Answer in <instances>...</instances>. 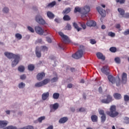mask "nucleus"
Returning a JSON list of instances; mask_svg holds the SVG:
<instances>
[{
    "instance_id": "nucleus-58",
    "label": "nucleus",
    "mask_w": 129,
    "mask_h": 129,
    "mask_svg": "<svg viewBox=\"0 0 129 129\" xmlns=\"http://www.w3.org/2000/svg\"><path fill=\"white\" fill-rule=\"evenodd\" d=\"M68 88H72V84H69L68 85Z\"/></svg>"
},
{
    "instance_id": "nucleus-62",
    "label": "nucleus",
    "mask_w": 129,
    "mask_h": 129,
    "mask_svg": "<svg viewBox=\"0 0 129 129\" xmlns=\"http://www.w3.org/2000/svg\"><path fill=\"white\" fill-rule=\"evenodd\" d=\"M85 81H84V79H81L80 81V83H84Z\"/></svg>"
},
{
    "instance_id": "nucleus-18",
    "label": "nucleus",
    "mask_w": 129,
    "mask_h": 129,
    "mask_svg": "<svg viewBox=\"0 0 129 129\" xmlns=\"http://www.w3.org/2000/svg\"><path fill=\"white\" fill-rule=\"evenodd\" d=\"M96 56L98 59H101V60H105V56L101 52H98L96 53Z\"/></svg>"
},
{
    "instance_id": "nucleus-50",
    "label": "nucleus",
    "mask_w": 129,
    "mask_h": 129,
    "mask_svg": "<svg viewBox=\"0 0 129 129\" xmlns=\"http://www.w3.org/2000/svg\"><path fill=\"white\" fill-rule=\"evenodd\" d=\"M124 100L125 101H128L129 100V96L127 95H125L124 96Z\"/></svg>"
},
{
    "instance_id": "nucleus-35",
    "label": "nucleus",
    "mask_w": 129,
    "mask_h": 129,
    "mask_svg": "<svg viewBox=\"0 0 129 129\" xmlns=\"http://www.w3.org/2000/svg\"><path fill=\"white\" fill-rule=\"evenodd\" d=\"M64 21H70L71 18L69 15H64L63 17Z\"/></svg>"
},
{
    "instance_id": "nucleus-54",
    "label": "nucleus",
    "mask_w": 129,
    "mask_h": 129,
    "mask_svg": "<svg viewBox=\"0 0 129 129\" xmlns=\"http://www.w3.org/2000/svg\"><path fill=\"white\" fill-rule=\"evenodd\" d=\"M81 26L82 27V28H83V29H84V30H85V29H86V25H85V24L84 23H82L81 24Z\"/></svg>"
},
{
    "instance_id": "nucleus-7",
    "label": "nucleus",
    "mask_w": 129,
    "mask_h": 129,
    "mask_svg": "<svg viewBox=\"0 0 129 129\" xmlns=\"http://www.w3.org/2000/svg\"><path fill=\"white\" fill-rule=\"evenodd\" d=\"M35 20L36 22L39 24H40V25H45V24H46V22L43 19L41 15L36 16Z\"/></svg>"
},
{
    "instance_id": "nucleus-47",
    "label": "nucleus",
    "mask_w": 129,
    "mask_h": 129,
    "mask_svg": "<svg viewBox=\"0 0 129 129\" xmlns=\"http://www.w3.org/2000/svg\"><path fill=\"white\" fill-rule=\"evenodd\" d=\"M108 36H109L110 37H115V34L114 33H113L112 32H110L108 33Z\"/></svg>"
},
{
    "instance_id": "nucleus-31",
    "label": "nucleus",
    "mask_w": 129,
    "mask_h": 129,
    "mask_svg": "<svg viewBox=\"0 0 129 129\" xmlns=\"http://www.w3.org/2000/svg\"><path fill=\"white\" fill-rule=\"evenodd\" d=\"M18 70L20 72H24V71H25V67L23 66H20L18 67Z\"/></svg>"
},
{
    "instance_id": "nucleus-2",
    "label": "nucleus",
    "mask_w": 129,
    "mask_h": 129,
    "mask_svg": "<svg viewBox=\"0 0 129 129\" xmlns=\"http://www.w3.org/2000/svg\"><path fill=\"white\" fill-rule=\"evenodd\" d=\"M106 113L110 117H116L119 114L118 112L116 111V106L114 105L110 106V111H107Z\"/></svg>"
},
{
    "instance_id": "nucleus-48",
    "label": "nucleus",
    "mask_w": 129,
    "mask_h": 129,
    "mask_svg": "<svg viewBox=\"0 0 129 129\" xmlns=\"http://www.w3.org/2000/svg\"><path fill=\"white\" fill-rule=\"evenodd\" d=\"M26 78H27V76L25 74L20 76V79H21V80H25Z\"/></svg>"
},
{
    "instance_id": "nucleus-52",
    "label": "nucleus",
    "mask_w": 129,
    "mask_h": 129,
    "mask_svg": "<svg viewBox=\"0 0 129 129\" xmlns=\"http://www.w3.org/2000/svg\"><path fill=\"white\" fill-rule=\"evenodd\" d=\"M123 34L125 36H126L127 35H129V29H127L126 31H125L124 32H123Z\"/></svg>"
},
{
    "instance_id": "nucleus-46",
    "label": "nucleus",
    "mask_w": 129,
    "mask_h": 129,
    "mask_svg": "<svg viewBox=\"0 0 129 129\" xmlns=\"http://www.w3.org/2000/svg\"><path fill=\"white\" fill-rule=\"evenodd\" d=\"M58 77H54L51 80V82H56V81H58Z\"/></svg>"
},
{
    "instance_id": "nucleus-1",
    "label": "nucleus",
    "mask_w": 129,
    "mask_h": 129,
    "mask_svg": "<svg viewBox=\"0 0 129 129\" xmlns=\"http://www.w3.org/2000/svg\"><path fill=\"white\" fill-rule=\"evenodd\" d=\"M5 55L6 57H8L9 59H12V58L15 59L12 63V67H15L18 65L19 61H20V56L8 52H5Z\"/></svg>"
},
{
    "instance_id": "nucleus-53",
    "label": "nucleus",
    "mask_w": 129,
    "mask_h": 129,
    "mask_svg": "<svg viewBox=\"0 0 129 129\" xmlns=\"http://www.w3.org/2000/svg\"><path fill=\"white\" fill-rule=\"evenodd\" d=\"M91 44L92 45H94V44H96V41H95L94 39H91L90 40Z\"/></svg>"
},
{
    "instance_id": "nucleus-27",
    "label": "nucleus",
    "mask_w": 129,
    "mask_h": 129,
    "mask_svg": "<svg viewBox=\"0 0 129 129\" xmlns=\"http://www.w3.org/2000/svg\"><path fill=\"white\" fill-rule=\"evenodd\" d=\"M73 26L75 28V29H77L78 32H79V31L82 30L81 28H79V27H78V25L77 24V23L75 22L73 23Z\"/></svg>"
},
{
    "instance_id": "nucleus-3",
    "label": "nucleus",
    "mask_w": 129,
    "mask_h": 129,
    "mask_svg": "<svg viewBox=\"0 0 129 129\" xmlns=\"http://www.w3.org/2000/svg\"><path fill=\"white\" fill-rule=\"evenodd\" d=\"M35 32L37 33V34H38V35H40V36H42L44 35V36H47L48 34V30H44L42 27L40 26H36L35 28Z\"/></svg>"
},
{
    "instance_id": "nucleus-12",
    "label": "nucleus",
    "mask_w": 129,
    "mask_h": 129,
    "mask_svg": "<svg viewBox=\"0 0 129 129\" xmlns=\"http://www.w3.org/2000/svg\"><path fill=\"white\" fill-rule=\"evenodd\" d=\"M59 36L63 39L64 42H69V37H68L67 35H64L62 32H60L58 33Z\"/></svg>"
},
{
    "instance_id": "nucleus-49",
    "label": "nucleus",
    "mask_w": 129,
    "mask_h": 129,
    "mask_svg": "<svg viewBox=\"0 0 129 129\" xmlns=\"http://www.w3.org/2000/svg\"><path fill=\"white\" fill-rule=\"evenodd\" d=\"M115 61L116 63H117V64H119V63H120V59L119 57H116L115 58Z\"/></svg>"
},
{
    "instance_id": "nucleus-30",
    "label": "nucleus",
    "mask_w": 129,
    "mask_h": 129,
    "mask_svg": "<svg viewBox=\"0 0 129 129\" xmlns=\"http://www.w3.org/2000/svg\"><path fill=\"white\" fill-rule=\"evenodd\" d=\"M35 87H42V86H44L43 85V83H42V81H41V82L36 83L35 84Z\"/></svg>"
},
{
    "instance_id": "nucleus-51",
    "label": "nucleus",
    "mask_w": 129,
    "mask_h": 129,
    "mask_svg": "<svg viewBox=\"0 0 129 129\" xmlns=\"http://www.w3.org/2000/svg\"><path fill=\"white\" fill-rule=\"evenodd\" d=\"M116 3H119V4H124L125 0H116Z\"/></svg>"
},
{
    "instance_id": "nucleus-41",
    "label": "nucleus",
    "mask_w": 129,
    "mask_h": 129,
    "mask_svg": "<svg viewBox=\"0 0 129 129\" xmlns=\"http://www.w3.org/2000/svg\"><path fill=\"white\" fill-rule=\"evenodd\" d=\"M109 50L110 52H112V53H115V52H116V48L114 47H111L110 48Z\"/></svg>"
},
{
    "instance_id": "nucleus-14",
    "label": "nucleus",
    "mask_w": 129,
    "mask_h": 129,
    "mask_svg": "<svg viewBox=\"0 0 129 129\" xmlns=\"http://www.w3.org/2000/svg\"><path fill=\"white\" fill-rule=\"evenodd\" d=\"M86 24L88 27H95L96 26V22L94 21H88Z\"/></svg>"
},
{
    "instance_id": "nucleus-34",
    "label": "nucleus",
    "mask_w": 129,
    "mask_h": 129,
    "mask_svg": "<svg viewBox=\"0 0 129 129\" xmlns=\"http://www.w3.org/2000/svg\"><path fill=\"white\" fill-rule=\"evenodd\" d=\"M80 12L82 13V9H80L79 7H77L75 8L74 13H76L77 12Z\"/></svg>"
},
{
    "instance_id": "nucleus-28",
    "label": "nucleus",
    "mask_w": 129,
    "mask_h": 129,
    "mask_svg": "<svg viewBox=\"0 0 129 129\" xmlns=\"http://www.w3.org/2000/svg\"><path fill=\"white\" fill-rule=\"evenodd\" d=\"M54 6H56V2L55 1H53V2L49 3L47 5V7L48 8H53V7H54Z\"/></svg>"
},
{
    "instance_id": "nucleus-57",
    "label": "nucleus",
    "mask_w": 129,
    "mask_h": 129,
    "mask_svg": "<svg viewBox=\"0 0 129 129\" xmlns=\"http://www.w3.org/2000/svg\"><path fill=\"white\" fill-rule=\"evenodd\" d=\"M71 72H75V71H76L75 68H71Z\"/></svg>"
},
{
    "instance_id": "nucleus-16",
    "label": "nucleus",
    "mask_w": 129,
    "mask_h": 129,
    "mask_svg": "<svg viewBox=\"0 0 129 129\" xmlns=\"http://www.w3.org/2000/svg\"><path fill=\"white\" fill-rule=\"evenodd\" d=\"M35 54L37 58H41V56H42V53L41 52V51L39 50V46H36V47Z\"/></svg>"
},
{
    "instance_id": "nucleus-26",
    "label": "nucleus",
    "mask_w": 129,
    "mask_h": 129,
    "mask_svg": "<svg viewBox=\"0 0 129 129\" xmlns=\"http://www.w3.org/2000/svg\"><path fill=\"white\" fill-rule=\"evenodd\" d=\"M115 99H121V95L118 93H115L113 95Z\"/></svg>"
},
{
    "instance_id": "nucleus-24",
    "label": "nucleus",
    "mask_w": 129,
    "mask_h": 129,
    "mask_svg": "<svg viewBox=\"0 0 129 129\" xmlns=\"http://www.w3.org/2000/svg\"><path fill=\"white\" fill-rule=\"evenodd\" d=\"M50 80L49 79H45L44 80H43L42 81H41V82L42 83V84L44 86V85H46L47 84H48V83H49V82H50Z\"/></svg>"
},
{
    "instance_id": "nucleus-45",
    "label": "nucleus",
    "mask_w": 129,
    "mask_h": 129,
    "mask_svg": "<svg viewBox=\"0 0 129 129\" xmlns=\"http://www.w3.org/2000/svg\"><path fill=\"white\" fill-rule=\"evenodd\" d=\"M27 29L28 30H29L30 31V32H31V33H34V32H35V30H34V29H33V28H32L30 26H28L27 27Z\"/></svg>"
},
{
    "instance_id": "nucleus-4",
    "label": "nucleus",
    "mask_w": 129,
    "mask_h": 129,
    "mask_svg": "<svg viewBox=\"0 0 129 129\" xmlns=\"http://www.w3.org/2000/svg\"><path fill=\"white\" fill-rule=\"evenodd\" d=\"M104 97H106V98L101 100V102L102 103H105L106 104H108V103H110V102H111V101H112V97L109 94L104 96Z\"/></svg>"
},
{
    "instance_id": "nucleus-13",
    "label": "nucleus",
    "mask_w": 129,
    "mask_h": 129,
    "mask_svg": "<svg viewBox=\"0 0 129 129\" xmlns=\"http://www.w3.org/2000/svg\"><path fill=\"white\" fill-rule=\"evenodd\" d=\"M45 73L44 72L39 73L36 76V78L37 80H38L39 81H41V80H42L43 78L45 77Z\"/></svg>"
},
{
    "instance_id": "nucleus-8",
    "label": "nucleus",
    "mask_w": 129,
    "mask_h": 129,
    "mask_svg": "<svg viewBox=\"0 0 129 129\" xmlns=\"http://www.w3.org/2000/svg\"><path fill=\"white\" fill-rule=\"evenodd\" d=\"M50 108V112H54L55 110H57L59 108V104L58 103H55L53 104H51L49 106Z\"/></svg>"
},
{
    "instance_id": "nucleus-6",
    "label": "nucleus",
    "mask_w": 129,
    "mask_h": 129,
    "mask_svg": "<svg viewBox=\"0 0 129 129\" xmlns=\"http://www.w3.org/2000/svg\"><path fill=\"white\" fill-rule=\"evenodd\" d=\"M99 113L100 115H102L101 116V122H105L106 120V115H105V113H104V110L102 109L99 110Z\"/></svg>"
},
{
    "instance_id": "nucleus-36",
    "label": "nucleus",
    "mask_w": 129,
    "mask_h": 129,
    "mask_svg": "<svg viewBox=\"0 0 129 129\" xmlns=\"http://www.w3.org/2000/svg\"><path fill=\"white\" fill-rule=\"evenodd\" d=\"M15 37L16 38V39H17V40H21L22 38V36L21 34L17 33L15 35Z\"/></svg>"
},
{
    "instance_id": "nucleus-33",
    "label": "nucleus",
    "mask_w": 129,
    "mask_h": 129,
    "mask_svg": "<svg viewBox=\"0 0 129 129\" xmlns=\"http://www.w3.org/2000/svg\"><path fill=\"white\" fill-rule=\"evenodd\" d=\"M86 109L83 107H81L79 109H77V112H84Z\"/></svg>"
},
{
    "instance_id": "nucleus-22",
    "label": "nucleus",
    "mask_w": 129,
    "mask_h": 129,
    "mask_svg": "<svg viewBox=\"0 0 129 129\" xmlns=\"http://www.w3.org/2000/svg\"><path fill=\"white\" fill-rule=\"evenodd\" d=\"M68 120V117H63L59 120V123H65Z\"/></svg>"
},
{
    "instance_id": "nucleus-10",
    "label": "nucleus",
    "mask_w": 129,
    "mask_h": 129,
    "mask_svg": "<svg viewBox=\"0 0 129 129\" xmlns=\"http://www.w3.org/2000/svg\"><path fill=\"white\" fill-rule=\"evenodd\" d=\"M101 72L105 74V75H109V67L108 66H105L101 69Z\"/></svg>"
},
{
    "instance_id": "nucleus-40",
    "label": "nucleus",
    "mask_w": 129,
    "mask_h": 129,
    "mask_svg": "<svg viewBox=\"0 0 129 129\" xmlns=\"http://www.w3.org/2000/svg\"><path fill=\"white\" fill-rule=\"evenodd\" d=\"M123 119H124V122L126 124H129V117H125Z\"/></svg>"
},
{
    "instance_id": "nucleus-29",
    "label": "nucleus",
    "mask_w": 129,
    "mask_h": 129,
    "mask_svg": "<svg viewBox=\"0 0 129 129\" xmlns=\"http://www.w3.org/2000/svg\"><path fill=\"white\" fill-rule=\"evenodd\" d=\"M118 13H119V14L121 16H123L124 15L125 11L123 9H122L121 8H118Z\"/></svg>"
},
{
    "instance_id": "nucleus-11",
    "label": "nucleus",
    "mask_w": 129,
    "mask_h": 129,
    "mask_svg": "<svg viewBox=\"0 0 129 129\" xmlns=\"http://www.w3.org/2000/svg\"><path fill=\"white\" fill-rule=\"evenodd\" d=\"M90 12V7L89 6H86L82 9V15H87Z\"/></svg>"
},
{
    "instance_id": "nucleus-55",
    "label": "nucleus",
    "mask_w": 129,
    "mask_h": 129,
    "mask_svg": "<svg viewBox=\"0 0 129 129\" xmlns=\"http://www.w3.org/2000/svg\"><path fill=\"white\" fill-rule=\"evenodd\" d=\"M46 40L48 43H52V39H51V38L49 37L46 38Z\"/></svg>"
},
{
    "instance_id": "nucleus-5",
    "label": "nucleus",
    "mask_w": 129,
    "mask_h": 129,
    "mask_svg": "<svg viewBox=\"0 0 129 129\" xmlns=\"http://www.w3.org/2000/svg\"><path fill=\"white\" fill-rule=\"evenodd\" d=\"M82 56H83V50L82 49L78 50L76 53L72 55V57L74 59H80V58H82Z\"/></svg>"
},
{
    "instance_id": "nucleus-60",
    "label": "nucleus",
    "mask_w": 129,
    "mask_h": 129,
    "mask_svg": "<svg viewBox=\"0 0 129 129\" xmlns=\"http://www.w3.org/2000/svg\"><path fill=\"white\" fill-rule=\"evenodd\" d=\"M105 28H106L105 25H102L101 29H102V30L105 29Z\"/></svg>"
},
{
    "instance_id": "nucleus-44",
    "label": "nucleus",
    "mask_w": 129,
    "mask_h": 129,
    "mask_svg": "<svg viewBox=\"0 0 129 129\" xmlns=\"http://www.w3.org/2000/svg\"><path fill=\"white\" fill-rule=\"evenodd\" d=\"M9 8H7V7H5L3 9V12L6 14H7V13H9Z\"/></svg>"
},
{
    "instance_id": "nucleus-20",
    "label": "nucleus",
    "mask_w": 129,
    "mask_h": 129,
    "mask_svg": "<svg viewBox=\"0 0 129 129\" xmlns=\"http://www.w3.org/2000/svg\"><path fill=\"white\" fill-rule=\"evenodd\" d=\"M108 79L110 82L112 83V84H113V83H114L116 81L115 78L111 75H109L108 76Z\"/></svg>"
},
{
    "instance_id": "nucleus-37",
    "label": "nucleus",
    "mask_w": 129,
    "mask_h": 129,
    "mask_svg": "<svg viewBox=\"0 0 129 129\" xmlns=\"http://www.w3.org/2000/svg\"><path fill=\"white\" fill-rule=\"evenodd\" d=\"M28 68L30 71H33L35 69V66L33 64H30L28 66Z\"/></svg>"
},
{
    "instance_id": "nucleus-56",
    "label": "nucleus",
    "mask_w": 129,
    "mask_h": 129,
    "mask_svg": "<svg viewBox=\"0 0 129 129\" xmlns=\"http://www.w3.org/2000/svg\"><path fill=\"white\" fill-rule=\"evenodd\" d=\"M116 29H120V25L119 24H116Z\"/></svg>"
},
{
    "instance_id": "nucleus-15",
    "label": "nucleus",
    "mask_w": 129,
    "mask_h": 129,
    "mask_svg": "<svg viewBox=\"0 0 129 129\" xmlns=\"http://www.w3.org/2000/svg\"><path fill=\"white\" fill-rule=\"evenodd\" d=\"M8 122L7 120L0 121V127L4 128L8 125Z\"/></svg>"
},
{
    "instance_id": "nucleus-43",
    "label": "nucleus",
    "mask_w": 129,
    "mask_h": 129,
    "mask_svg": "<svg viewBox=\"0 0 129 129\" xmlns=\"http://www.w3.org/2000/svg\"><path fill=\"white\" fill-rule=\"evenodd\" d=\"M72 28L71 25L70 24H68L66 27V30H70Z\"/></svg>"
},
{
    "instance_id": "nucleus-61",
    "label": "nucleus",
    "mask_w": 129,
    "mask_h": 129,
    "mask_svg": "<svg viewBox=\"0 0 129 129\" xmlns=\"http://www.w3.org/2000/svg\"><path fill=\"white\" fill-rule=\"evenodd\" d=\"M125 18H129V13H126L125 14Z\"/></svg>"
},
{
    "instance_id": "nucleus-42",
    "label": "nucleus",
    "mask_w": 129,
    "mask_h": 129,
    "mask_svg": "<svg viewBox=\"0 0 129 129\" xmlns=\"http://www.w3.org/2000/svg\"><path fill=\"white\" fill-rule=\"evenodd\" d=\"M41 50L43 52H45L46 51H48V47H47V46H41Z\"/></svg>"
},
{
    "instance_id": "nucleus-63",
    "label": "nucleus",
    "mask_w": 129,
    "mask_h": 129,
    "mask_svg": "<svg viewBox=\"0 0 129 129\" xmlns=\"http://www.w3.org/2000/svg\"><path fill=\"white\" fill-rule=\"evenodd\" d=\"M7 114H10L11 113V111L10 110H7L6 111Z\"/></svg>"
},
{
    "instance_id": "nucleus-25",
    "label": "nucleus",
    "mask_w": 129,
    "mask_h": 129,
    "mask_svg": "<svg viewBox=\"0 0 129 129\" xmlns=\"http://www.w3.org/2000/svg\"><path fill=\"white\" fill-rule=\"evenodd\" d=\"M127 75L125 73H123L122 75V81H126L127 79Z\"/></svg>"
},
{
    "instance_id": "nucleus-9",
    "label": "nucleus",
    "mask_w": 129,
    "mask_h": 129,
    "mask_svg": "<svg viewBox=\"0 0 129 129\" xmlns=\"http://www.w3.org/2000/svg\"><path fill=\"white\" fill-rule=\"evenodd\" d=\"M97 11L98 12V13L101 15V17L104 18L106 16V12H105V10L102 9L101 7H97Z\"/></svg>"
},
{
    "instance_id": "nucleus-17",
    "label": "nucleus",
    "mask_w": 129,
    "mask_h": 129,
    "mask_svg": "<svg viewBox=\"0 0 129 129\" xmlns=\"http://www.w3.org/2000/svg\"><path fill=\"white\" fill-rule=\"evenodd\" d=\"M49 95L50 94L49 93V92L43 93L42 95V100H46L47 98H49Z\"/></svg>"
},
{
    "instance_id": "nucleus-64",
    "label": "nucleus",
    "mask_w": 129,
    "mask_h": 129,
    "mask_svg": "<svg viewBox=\"0 0 129 129\" xmlns=\"http://www.w3.org/2000/svg\"><path fill=\"white\" fill-rule=\"evenodd\" d=\"M55 22H56V23H59V20L58 19H55L54 20Z\"/></svg>"
},
{
    "instance_id": "nucleus-39",
    "label": "nucleus",
    "mask_w": 129,
    "mask_h": 129,
    "mask_svg": "<svg viewBox=\"0 0 129 129\" xmlns=\"http://www.w3.org/2000/svg\"><path fill=\"white\" fill-rule=\"evenodd\" d=\"M26 86V84L25 83L21 82L18 85L19 88H24Z\"/></svg>"
},
{
    "instance_id": "nucleus-21",
    "label": "nucleus",
    "mask_w": 129,
    "mask_h": 129,
    "mask_svg": "<svg viewBox=\"0 0 129 129\" xmlns=\"http://www.w3.org/2000/svg\"><path fill=\"white\" fill-rule=\"evenodd\" d=\"M91 119L93 122H97L98 120V117L96 115H92L91 116Z\"/></svg>"
},
{
    "instance_id": "nucleus-59",
    "label": "nucleus",
    "mask_w": 129,
    "mask_h": 129,
    "mask_svg": "<svg viewBox=\"0 0 129 129\" xmlns=\"http://www.w3.org/2000/svg\"><path fill=\"white\" fill-rule=\"evenodd\" d=\"M99 92H100V93H101V92H102V88L101 87H100L99 88Z\"/></svg>"
},
{
    "instance_id": "nucleus-23",
    "label": "nucleus",
    "mask_w": 129,
    "mask_h": 129,
    "mask_svg": "<svg viewBox=\"0 0 129 129\" xmlns=\"http://www.w3.org/2000/svg\"><path fill=\"white\" fill-rule=\"evenodd\" d=\"M70 12H71V8L69 7V8H66L65 10L62 11V14H69Z\"/></svg>"
},
{
    "instance_id": "nucleus-38",
    "label": "nucleus",
    "mask_w": 129,
    "mask_h": 129,
    "mask_svg": "<svg viewBox=\"0 0 129 129\" xmlns=\"http://www.w3.org/2000/svg\"><path fill=\"white\" fill-rule=\"evenodd\" d=\"M45 118H46V117L45 116H41L39 118H38L37 120L38 121V122H42V121H43V120H45Z\"/></svg>"
},
{
    "instance_id": "nucleus-32",
    "label": "nucleus",
    "mask_w": 129,
    "mask_h": 129,
    "mask_svg": "<svg viewBox=\"0 0 129 129\" xmlns=\"http://www.w3.org/2000/svg\"><path fill=\"white\" fill-rule=\"evenodd\" d=\"M59 96H60V94L58 93H54L53 94V98L54 99H58Z\"/></svg>"
},
{
    "instance_id": "nucleus-19",
    "label": "nucleus",
    "mask_w": 129,
    "mask_h": 129,
    "mask_svg": "<svg viewBox=\"0 0 129 129\" xmlns=\"http://www.w3.org/2000/svg\"><path fill=\"white\" fill-rule=\"evenodd\" d=\"M46 15L48 18H49V19H50L51 20H53V19L55 18V15H54V14H53V13H52L50 11H48L46 13Z\"/></svg>"
}]
</instances>
